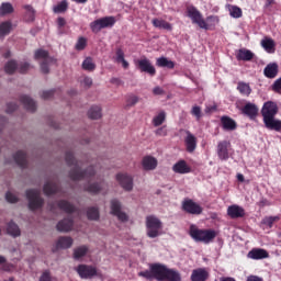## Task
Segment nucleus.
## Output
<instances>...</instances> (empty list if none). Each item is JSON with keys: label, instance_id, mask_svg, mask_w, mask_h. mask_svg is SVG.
Wrapping results in <instances>:
<instances>
[{"label": "nucleus", "instance_id": "nucleus-32", "mask_svg": "<svg viewBox=\"0 0 281 281\" xmlns=\"http://www.w3.org/2000/svg\"><path fill=\"white\" fill-rule=\"evenodd\" d=\"M7 234L12 236V238H19L21 236V228H19V225L14 221H11L7 224Z\"/></svg>", "mask_w": 281, "mask_h": 281}, {"label": "nucleus", "instance_id": "nucleus-63", "mask_svg": "<svg viewBox=\"0 0 281 281\" xmlns=\"http://www.w3.org/2000/svg\"><path fill=\"white\" fill-rule=\"evenodd\" d=\"M82 82L85 87H91V85H93V79H91L90 77H85Z\"/></svg>", "mask_w": 281, "mask_h": 281}, {"label": "nucleus", "instance_id": "nucleus-6", "mask_svg": "<svg viewBox=\"0 0 281 281\" xmlns=\"http://www.w3.org/2000/svg\"><path fill=\"white\" fill-rule=\"evenodd\" d=\"M26 199L29 201V210H31V212H36V210H41V207L45 205V200L41 196V190H26Z\"/></svg>", "mask_w": 281, "mask_h": 281}, {"label": "nucleus", "instance_id": "nucleus-23", "mask_svg": "<svg viewBox=\"0 0 281 281\" xmlns=\"http://www.w3.org/2000/svg\"><path fill=\"white\" fill-rule=\"evenodd\" d=\"M158 161L157 158L153 156H145L142 160L143 169L148 170H155L157 168Z\"/></svg>", "mask_w": 281, "mask_h": 281}, {"label": "nucleus", "instance_id": "nucleus-29", "mask_svg": "<svg viewBox=\"0 0 281 281\" xmlns=\"http://www.w3.org/2000/svg\"><path fill=\"white\" fill-rule=\"evenodd\" d=\"M57 207H59L61 212H65L66 214H74V212H76V206L67 200H59L57 202Z\"/></svg>", "mask_w": 281, "mask_h": 281}, {"label": "nucleus", "instance_id": "nucleus-54", "mask_svg": "<svg viewBox=\"0 0 281 281\" xmlns=\"http://www.w3.org/2000/svg\"><path fill=\"white\" fill-rule=\"evenodd\" d=\"M55 93H56V90H46L42 92L41 98L42 100H52Z\"/></svg>", "mask_w": 281, "mask_h": 281}, {"label": "nucleus", "instance_id": "nucleus-2", "mask_svg": "<svg viewBox=\"0 0 281 281\" xmlns=\"http://www.w3.org/2000/svg\"><path fill=\"white\" fill-rule=\"evenodd\" d=\"M261 115L263 117V124L268 131L280 133L281 121L276 119V115H278V104L276 102H266L261 109Z\"/></svg>", "mask_w": 281, "mask_h": 281}, {"label": "nucleus", "instance_id": "nucleus-64", "mask_svg": "<svg viewBox=\"0 0 281 281\" xmlns=\"http://www.w3.org/2000/svg\"><path fill=\"white\" fill-rule=\"evenodd\" d=\"M247 281H262V278L258 276H250L247 278Z\"/></svg>", "mask_w": 281, "mask_h": 281}, {"label": "nucleus", "instance_id": "nucleus-53", "mask_svg": "<svg viewBox=\"0 0 281 281\" xmlns=\"http://www.w3.org/2000/svg\"><path fill=\"white\" fill-rule=\"evenodd\" d=\"M19 74H27L30 71V63H20L18 64Z\"/></svg>", "mask_w": 281, "mask_h": 281}, {"label": "nucleus", "instance_id": "nucleus-1", "mask_svg": "<svg viewBox=\"0 0 281 281\" xmlns=\"http://www.w3.org/2000/svg\"><path fill=\"white\" fill-rule=\"evenodd\" d=\"M138 276L149 281H181V273L164 263H150L149 270L138 272Z\"/></svg>", "mask_w": 281, "mask_h": 281}, {"label": "nucleus", "instance_id": "nucleus-45", "mask_svg": "<svg viewBox=\"0 0 281 281\" xmlns=\"http://www.w3.org/2000/svg\"><path fill=\"white\" fill-rule=\"evenodd\" d=\"M35 60H52V57H49V52L45 49H37L35 50L34 55Z\"/></svg>", "mask_w": 281, "mask_h": 281}, {"label": "nucleus", "instance_id": "nucleus-8", "mask_svg": "<svg viewBox=\"0 0 281 281\" xmlns=\"http://www.w3.org/2000/svg\"><path fill=\"white\" fill-rule=\"evenodd\" d=\"M135 67L140 71V74H147L151 78L157 76V69L153 65V61L147 57H142L140 59L135 60Z\"/></svg>", "mask_w": 281, "mask_h": 281}, {"label": "nucleus", "instance_id": "nucleus-36", "mask_svg": "<svg viewBox=\"0 0 281 281\" xmlns=\"http://www.w3.org/2000/svg\"><path fill=\"white\" fill-rule=\"evenodd\" d=\"M151 23L154 27H158V30H167L168 32H172V24L166 20L154 19Z\"/></svg>", "mask_w": 281, "mask_h": 281}, {"label": "nucleus", "instance_id": "nucleus-14", "mask_svg": "<svg viewBox=\"0 0 281 281\" xmlns=\"http://www.w3.org/2000/svg\"><path fill=\"white\" fill-rule=\"evenodd\" d=\"M258 105L256 103L247 102L243 108H240V112L246 117H249L250 120H256L258 117Z\"/></svg>", "mask_w": 281, "mask_h": 281}, {"label": "nucleus", "instance_id": "nucleus-37", "mask_svg": "<svg viewBox=\"0 0 281 281\" xmlns=\"http://www.w3.org/2000/svg\"><path fill=\"white\" fill-rule=\"evenodd\" d=\"M90 120H100L102 117V108L100 105H92L88 111Z\"/></svg>", "mask_w": 281, "mask_h": 281}, {"label": "nucleus", "instance_id": "nucleus-11", "mask_svg": "<svg viewBox=\"0 0 281 281\" xmlns=\"http://www.w3.org/2000/svg\"><path fill=\"white\" fill-rule=\"evenodd\" d=\"M76 271L82 280H91L98 276V269L89 265H79Z\"/></svg>", "mask_w": 281, "mask_h": 281}, {"label": "nucleus", "instance_id": "nucleus-20", "mask_svg": "<svg viewBox=\"0 0 281 281\" xmlns=\"http://www.w3.org/2000/svg\"><path fill=\"white\" fill-rule=\"evenodd\" d=\"M43 190L46 196H52V194H58V192H60V184H58V182L48 181L44 184Z\"/></svg>", "mask_w": 281, "mask_h": 281}, {"label": "nucleus", "instance_id": "nucleus-34", "mask_svg": "<svg viewBox=\"0 0 281 281\" xmlns=\"http://www.w3.org/2000/svg\"><path fill=\"white\" fill-rule=\"evenodd\" d=\"M237 60H254V53L246 48H240L236 55Z\"/></svg>", "mask_w": 281, "mask_h": 281}, {"label": "nucleus", "instance_id": "nucleus-27", "mask_svg": "<svg viewBox=\"0 0 281 281\" xmlns=\"http://www.w3.org/2000/svg\"><path fill=\"white\" fill-rule=\"evenodd\" d=\"M221 123L224 128V131H236L238 128V124H236V121L229 116H222Z\"/></svg>", "mask_w": 281, "mask_h": 281}, {"label": "nucleus", "instance_id": "nucleus-28", "mask_svg": "<svg viewBox=\"0 0 281 281\" xmlns=\"http://www.w3.org/2000/svg\"><path fill=\"white\" fill-rule=\"evenodd\" d=\"M13 159L20 168H27V154H25L23 150L15 153Z\"/></svg>", "mask_w": 281, "mask_h": 281}, {"label": "nucleus", "instance_id": "nucleus-39", "mask_svg": "<svg viewBox=\"0 0 281 281\" xmlns=\"http://www.w3.org/2000/svg\"><path fill=\"white\" fill-rule=\"evenodd\" d=\"M157 67H166L167 69H175V61L168 59L167 57H160L156 60Z\"/></svg>", "mask_w": 281, "mask_h": 281}, {"label": "nucleus", "instance_id": "nucleus-56", "mask_svg": "<svg viewBox=\"0 0 281 281\" xmlns=\"http://www.w3.org/2000/svg\"><path fill=\"white\" fill-rule=\"evenodd\" d=\"M272 91H274V93H279V95H281V77L273 82Z\"/></svg>", "mask_w": 281, "mask_h": 281}, {"label": "nucleus", "instance_id": "nucleus-62", "mask_svg": "<svg viewBox=\"0 0 281 281\" xmlns=\"http://www.w3.org/2000/svg\"><path fill=\"white\" fill-rule=\"evenodd\" d=\"M40 281H52V277L49 276L48 271L43 272V274L40 278Z\"/></svg>", "mask_w": 281, "mask_h": 281}, {"label": "nucleus", "instance_id": "nucleus-41", "mask_svg": "<svg viewBox=\"0 0 281 281\" xmlns=\"http://www.w3.org/2000/svg\"><path fill=\"white\" fill-rule=\"evenodd\" d=\"M14 12V7L10 2H2L0 5V16H7V14H12Z\"/></svg>", "mask_w": 281, "mask_h": 281}, {"label": "nucleus", "instance_id": "nucleus-61", "mask_svg": "<svg viewBox=\"0 0 281 281\" xmlns=\"http://www.w3.org/2000/svg\"><path fill=\"white\" fill-rule=\"evenodd\" d=\"M153 93H154V95H165L166 91H164V89L161 87H155L153 89Z\"/></svg>", "mask_w": 281, "mask_h": 281}, {"label": "nucleus", "instance_id": "nucleus-58", "mask_svg": "<svg viewBox=\"0 0 281 281\" xmlns=\"http://www.w3.org/2000/svg\"><path fill=\"white\" fill-rule=\"evenodd\" d=\"M191 114H193L196 120H201V106L194 105L191 110Z\"/></svg>", "mask_w": 281, "mask_h": 281}, {"label": "nucleus", "instance_id": "nucleus-15", "mask_svg": "<svg viewBox=\"0 0 281 281\" xmlns=\"http://www.w3.org/2000/svg\"><path fill=\"white\" fill-rule=\"evenodd\" d=\"M116 180L126 192H131L133 190V177L131 175L119 173L116 175Z\"/></svg>", "mask_w": 281, "mask_h": 281}, {"label": "nucleus", "instance_id": "nucleus-59", "mask_svg": "<svg viewBox=\"0 0 281 281\" xmlns=\"http://www.w3.org/2000/svg\"><path fill=\"white\" fill-rule=\"evenodd\" d=\"M115 54H116V57H115L116 63H121L122 60H124V50L122 48H117Z\"/></svg>", "mask_w": 281, "mask_h": 281}, {"label": "nucleus", "instance_id": "nucleus-9", "mask_svg": "<svg viewBox=\"0 0 281 281\" xmlns=\"http://www.w3.org/2000/svg\"><path fill=\"white\" fill-rule=\"evenodd\" d=\"M182 211L186 212V214H191L193 216H200V214H203V206L201 204L194 202L192 199H186L182 202Z\"/></svg>", "mask_w": 281, "mask_h": 281}, {"label": "nucleus", "instance_id": "nucleus-7", "mask_svg": "<svg viewBox=\"0 0 281 281\" xmlns=\"http://www.w3.org/2000/svg\"><path fill=\"white\" fill-rule=\"evenodd\" d=\"M117 20L115 16L110 15V16H104L98 20H94L93 22L90 23V30L93 32V34H98L100 31L106 29V27H113Z\"/></svg>", "mask_w": 281, "mask_h": 281}, {"label": "nucleus", "instance_id": "nucleus-31", "mask_svg": "<svg viewBox=\"0 0 281 281\" xmlns=\"http://www.w3.org/2000/svg\"><path fill=\"white\" fill-rule=\"evenodd\" d=\"M279 67L276 63L268 64L263 69L266 78L273 79L278 76Z\"/></svg>", "mask_w": 281, "mask_h": 281}, {"label": "nucleus", "instance_id": "nucleus-19", "mask_svg": "<svg viewBox=\"0 0 281 281\" xmlns=\"http://www.w3.org/2000/svg\"><path fill=\"white\" fill-rule=\"evenodd\" d=\"M57 232H71L74 229V218L66 217L59 221L56 225Z\"/></svg>", "mask_w": 281, "mask_h": 281}, {"label": "nucleus", "instance_id": "nucleus-43", "mask_svg": "<svg viewBox=\"0 0 281 281\" xmlns=\"http://www.w3.org/2000/svg\"><path fill=\"white\" fill-rule=\"evenodd\" d=\"M81 67L85 71H95V63L92 57H86L82 61Z\"/></svg>", "mask_w": 281, "mask_h": 281}, {"label": "nucleus", "instance_id": "nucleus-4", "mask_svg": "<svg viewBox=\"0 0 281 281\" xmlns=\"http://www.w3.org/2000/svg\"><path fill=\"white\" fill-rule=\"evenodd\" d=\"M189 236L195 243H203L204 245H210V243H214V238H216V231L199 228V226L191 224L189 227Z\"/></svg>", "mask_w": 281, "mask_h": 281}, {"label": "nucleus", "instance_id": "nucleus-42", "mask_svg": "<svg viewBox=\"0 0 281 281\" xmlns=\"http://www.w3.org/2000/svg\"><path fill=\"white\" fill-rule=\"evenodd\" d=\"M12 32V22L5 21L0 23V38H3V36H8Z\"/></svg>", "mask_w": 281, "mask_h": 281}, {"label": "nucleus", "instance_id": "nucleus-55", "mask_svg": "<svg viewBox=\"0 0 281 281\" xmlns=\"http://www.w3.org/2000/svg\"><path fill=\"white\" fill-rule=\"evenodd\" d=\"M5 199L8 203H19V198L10 191L5 193Z\"/></svg>", "mask_w": 281, "mask_h": 281}, {"label": "nucleus", "instance_id": "nucleus-46", "mask_svg": "<svg viewBox=\"0 0 281 281\" xmlns=\"http://www.w3.org/2000/svg\"><path fill=\"white\" fill-rule=\"evenodd\" d=\"M87 216L89 221H98L100 218V211L95 206H91L87 211Z\"/></svg>", "mask_w": 281, "mask_h": 281}, {"label": "nucleus", "instance_id": "nucleus-22", "mask_svg": "<svg viewBox=\"0 0 281 281\" xmlns=\"http://www.w3.org/2000/svg\"><path fill=\"white\" fill-rule=\"evenodd\" d=\"M172 170L177 175H188L189 172L192 171V169L190 168V166H188V162H186V160H179L178 162H176L172 167Z\"/></svg>", "mask_w": 281, "mask_h": 281}, {"label": "nucleus", "instance_id": "nucleus-3", "mask_svg": "<svg viewBox=\"0 0 281 281\" xmlns=\"http://www.w3.org/2000/svg\"><path fill=\"white\" fill-rule=\"evenodd\" d=\"M65 159L67 166H75L69 172V177L72 181H80L82 179H91V177H95V168H93V166H90L82 171L78 165V160L74 157V151H66Z\"/></svg>", "mask_w": 281, "mask_h": 281}, {"label": "nucleus", "instance_id": "nucleus-5", "mask_svg": "<svg viewBox=\"0 0 281 281\" xmlns=\"http://www.w3.org/2000/svg\"><path fill=\"white\" fill-rule=\"evenodd\" d=\"M146 229L148 238H157L158 236H161L164 224L160 218L155 215H149L146 217Z\"/></svg>", "mask_w": 281, "mask_h": 281}, {"label": "nucleus", "instance_id": "nucleus-48", "mask_svg": "<svg viewBox=\"0 0 281 281\" xmlns=\"http://www.w3.org/2000/svg\"><path fill=\"white\" fill-rule=\"evenodd\" d=\"M164 122H166V112L160 111V112L158 113V115H156V116L153 119V125H154V126H161V124H164Z\"/></svg>", "mask_w": 281, "mask_h": 281}, {"label": "nucleus", "instance_id": "nucleus-25", "mask_svg": "<svg viewBox=\"0 0 281 281\" xmlns=\"http://www.w3.org/2000/svg\"><path fill=\"white\" fill-rule=\"evenodd\" d=\"M104 188V180L99 182H93L85 187V191L89 192L90 194H100Z\"/></svg>", "mask_w": 281, "mask_h": 281}, {"label": "nucleus", "instance_id": "nucleus-18", "mask_svg": "<svg viewBox=\"0 0 281 281\" xmlns=\"http://www.w3.org/2000/svg\"><path fill=\"white\" fill-rule=\"evenodd\" d=\"M210 278V272L205 268L194 269L191 273V281H206Z\"/></svg>", "mask_w": 281, "mask_h": 281}, {"label": "nucleus", "instance_id": "nucleus-44", "mask_svg": "<svg viewBox=\"0 0 281 281\" xmlns=\"http://www.w3.org/2000/svg\"><path fill=\"white\" fill-rule=\"evenodd\" d=\"M68 8L69 3L67 0H63L60 3L53 8V12H55V14H63V12H67Z\"/></svg>", "mask_w": 281, "mask_h": 281}, {"label": "nucleus", "instance_id": "nucleus-51", "mask_svg": "<svg viewBox=\"0 0 281 281\" xmlns=\"http://www.w3.org/2000/svg\"><path fill=\"white\" fill-rule=\"evenodd\" d=\"M86 48H87V37H79L75 45V49L77 52H82Z\"/></svg>", "mask_w": 281, "mask_h": 281}, {"label": "nucleus", "instance_id": "nucleus-50", "mask_svg": "<svg viewBox=\"0 0 281 281\" xmlns=\"http://www.w3.org/2000/svg\"><path fill=\"white\" fill-rule=\"evenodd\" d=\"M280 221V216H267L262 220L263 225H267V227H273L274 223H278Z\"/></svg>", "mask_w": 281, "mask_h": 281}, {"label": "nucleus", "instance_id": "nucleus-60", "mask_svg": "<svg viewBox=\"0 0 281 281\" xmlns=\"http://www.w3.org/2000/svg\"><path fill=\"white\" fill-rule=\"evenodd\" d=\"M15 109H19V105L16 103H8L7 104V113H14Z\"/></svg>", "mask_w": 281, "mask_h": 281}, {"label": "nucleus", "instance_id": "nucleus-13", "mask_svg": "<svg viewBox=\"0 0 281 281\" xmlns=\"http://www.w3.org/2000/svg\"><path fill=\"white\" fill-rule=\"evenodd\" d=\"M232 148V143L229 140H221L217 144V157L221 161H227L229 159V149Z\"/></svg>", "mask_w": 281, "mask_h": 281}, {"label": "nucleus", "instance_id": "nucleus-21", "mask_svg": "<svg viewBox=\"0 0 281 281\" xmlns=\"http://www.w3.org/2000/svg\"><path fill=\"white\" fill-rule=\"evenodd\" d=\"M248 258H251V260H265V258H269V252L262 248H254L248 252Z\"/></svg>", "mask_w": 281, "mask_h": 281}, {"label": "nucleus", "instance_id": "nucleus-57", "mask_svg": "<svg viewBox=\"0 0 281 281\" xmlns=\"http://www.w3.org/2000/svg\"><path fill=\"white\" fill-rule=\"evenodd\" d=\"M49 61L50 60H43L41 63V71H42V74H49Z\"/></svg>", "mask_w": 281, "mask_h": 281}, {"label": "nucleus", "instance_id": "nucleus-26", "mask_svg": "<svg viewBox=\"0 0 281 281\" xmlns=\"http://www.w3.org/2000/svg\"><path fill=\"white\" fill-rule=\"evenodd\" d=\"M74 245V238L61 236L57 239L56 249H69Z\"/></svg>", "mask_w": 281, "mask_h": 281}, {"label": "nucleus", "instance_id": "nucleus-47", "mask_svg": "<svg viewBox=\"0 0 281 281\" xmlns=\"http://www.w3.org/2000/svg\"><path fill=\"white\" fill-rule=\"evenodd\" d=\"M19 69V64H16V60H10L4 66L5 74L12 75Z\"/></svg>", "mask_w": 281, "mask_h": 281}, {"label": "nucleus", "instance_id": "nucleus-35", "mask_svg": "<svg viewBox=\"0 0 281 281\" xmlns=\"http://www.w3.org/2000/svg\"><path fill=\"white\" fill-rule=\"evenodd\" d=\"M261 46L266 52H268V54H273V52H276V42L271 37H265L261 41Z\"/></svg>", "mask_w": 281, "mask_h": 281}, {"label": "nucleus", "instance_id": "nucleus-40", "mask_svg": "<svg viewBox=\"0 0 281 281\" xmlns=\"http://www.w3.org/2000/svg\"><path fill=\"white\" fill-rule=\"evenodd\" d=\"M237 91H239L241 95H246V98H249V95H251V87L249 86V83H245L243 81L238 82Z\"/></svg>", "mask_w": 281, "mask_h": 281}, {"label": "nucleus", "instance_id": "nucleus-24", "mask_svg": "<svg viewBox=\"0 0 281 281\" xmlns=\"http://www.w3.org/2000/svg\"><path fill=\"white\" fill-rule=\"evenodd\" d=\"M184 144L187 153H192L193 150H196V137L194 136V134L190 133V131L187 132Z\"/></svg>", "mask_w": 281, "mask_h": 281}, {"label": "nucleus", "instance_id": "nucleus-33", "mask_svg": "<svg viewBox=\"0 0 281 281\" xmlns=\"http://www.w3.org/2000/svg\"><path fill=\"white\" fill-rule=\"evenodd\" d=\"M87 254H89V246L82 245L74 249L72 258L80 260V258H85Z\"/></svg>", "mask_w": 281, "mask_h": 281}, {"label": "nucleus", "instance_id": "nucleus-52", "mask_svg": "<svg viewBox=\"0 0 281 281\" xmlns=\"http://www.w3.org/2000/svg\"><path fill=\"white\" fill-rule=\"evenodd\" d=\"M139 102V97L137 95H128L126 99L125 109H131V106H135Z\"/></svg>", "mask_w": 281, "mask_h": 281}, {"label": "nucleus", "instance_id": "nucleus-16", "mask_svg": "<svg viewBox=\"0 0 281 281\" xmlns=\"http://www.w3.org/2000/svg\"><path fill=\"white\" fill-rule=\"evenodd\" d=\"M220 19L218 15H209L205 19L202 20V24L200 26V30H215L216 25H218Z\"/></svg>", "mask_w": 281, "mask_h": 281}, {"label": "nucleus", "instance_id": "nucleus-12", "mask_svg": "<svg viewBox=\"0 0 281 281\" xmlns=\"http://www.w3.org/2000/svg\"><path fill=\"white\" fill-rule=\"evenodd\" d=\"M187 16L191 19L194 25H198L199 27H201L203 23V14L201 13V11H199V9H196V7L194 5L187 7Z\"/></svg>", "mask_w": 281, "mask_h": 281}, {"label": "nucleus", "instance_id": "nucleus-38", "mask_svg": "<svg viewBox=\"0 0 281 281\" xmlns=\"http://www.w3.org/2000/svg\"><path fill=\"white\" fill-rule=\"evenodd\" d=\"M23 8L26 11L24 16L27 23L34 22V20L36 19V10H34V8L30 4H26Z\"/></svg>", "mask_w": 281, "mask_h": 281}, {"label": "nucleus", "instance_id": "nucleus-10", "mask_svg": "<svg viewBox=\"0 0 281 281\" xmlns=\"http://www.w3.org/2000/svg\"><path fill=\"white\" fill-rule=\"evenodd\" d=\"M110 210L112 216H116V218L121 221V223H126L128 221V215L124 211H122V202H120V200H111Z\"/></svg>", "mask_w": 281, "mask_h": 281}, {"label": "nucleus", "instance_id": "nucleus-17", "mask_svg": "<svg viewBox=\"0 0 281 281\" xmlns=\"http://www.w3.org/2000/svg\"><path fill=\"white\" fill-rule=\"evenodd\" d=\"M227 215L229 218H244L245 216V209L239 206L238 204H233L227 209Z\"/></svg>", "mask_w": 281, "mask_h": 281}, {"label": "nucleus", "instance_id": "nucleus-30", "mask_svg": "<svg viewBox=\"0 0 281 281\" xmlns=\"http://www.w3.org/2000/svg\"><path fill=\"white\" fill-rule=\"evenodd\" d=\"M20 102L23 103L26 111H30L31 113H34L36 111V101H33L32 98H30L29 95L20 97Z\"/></svg>", "mask_w": 281, "mask_h": 281}, {"label": "nucleus", "instance_id": "nucleus-49", "mask_svg": "<svg viewBox=\"0 0 281 281\" xmlns=\"http://www.w3.org/2000/svg\"><path fill=\"white\" fill-rule=\"evenodd\" d=\"M229 14L233 16V19H240V16H243V9L237 5H231Z\"/></svg>", "mask_w": 281, "mask_h": 281}]
</instances>
